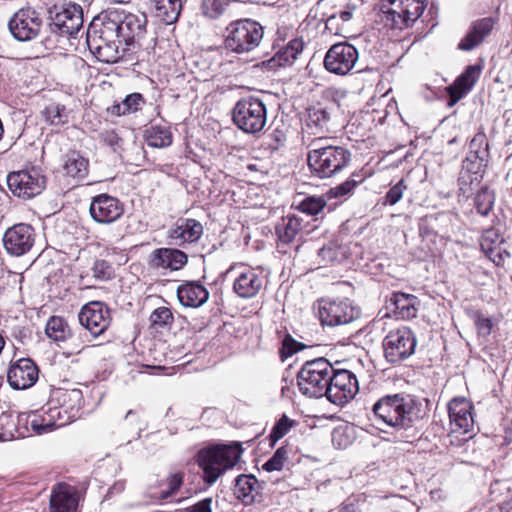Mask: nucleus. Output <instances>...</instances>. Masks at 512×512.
Listing matches in <instances>:
<instances>
[{
  "instance_id": "f257e3e1",
  "label": "nucleus",
  "mask_w": 512,
  "mask_h": 512,
  "mask_svg": "<svg viewBox=\"0 0 512 512\" xmlns=\"http://www.w3.org/2000/svg\"><path fill=\"white\" fill-rule=\"evenodd\" d=\"M143 30V21L132 13L108 8L90 22L86 31V43L90 52L104 63H115L122 54L124 43L130 45Z\"/></svg>"
},
{
  "instance_id": "f03ea898",
  "label": "nucleus",
  "mask_w": 512,
  "mask_h": 512,
  "mask_svg": "<svg viewBox=\"0 0 512 512\" xmlns=\"http://www.w3.org/2000/svg\"><path fill=\"white\" fill-rule=\"evenodd\" d=\"M419 403L410 394L395 393L380 397L371 408L370 420L402 431L411 428L419 419Z\"/></svg>"
},
{
  "instance_id": "7ed1b4c3",
  "label": "nucleus",
  "mask_w": 512,
  "mask_h": 512,
  "mask_svg": "<svg viewBox=\"0 0 512 512\" xmlns=\"http://www.w3.org/2000/svg\"><path fill=\"white\" fill-rule=\"evenodd\" d=\"M313 145L315 147L307 154V163L311 173L320 179L337 176L349 166L352 160L351 152L344 146H318L317 142Z\"/></svg>"
},
{
  "instance_id": "20e7f679",
  "label": "nucleus",
  "mask_w": 512,
  "mask_h": 512,
  "mask_svg": "<svg viewBox=\"0 0 512 512\" xmlns=\"http://www.w3.org/2000/svg\"><path fill=\"white\" fill-rule=\"evenodd\" d=\"M242 454L241 445H215L201 449L198 452L197 462L204 473V481L212 485L227 470L233 468Z\"/></svg>"
},
{
  "instance_id": "39448f33",
  "label": "nucleus",
  "mask_w": 512,
  "mask_h": 512,
  "mask_svg": "<svg viewBox=\"0 0 512 512\" xmlns=\"http://www.w3.org/2000/svg\"><path fill=\"white\" fill-rule=\"evenodd\" d=\"M264 28L255 20L245 18L231 21L224 31V48L235 54H245L257 48L263 39Z\"/></svg>"
},
{
  "instance_id": "423d86ee",
  "label": "nucleus",
  "mask_w": 512,
  "mask_h": 512,
  "mask_svg": "<svg viewBox=\"0 0 512 512\" xmlns=\"http://www.w3.org/2000/svg\"><path fill=\"white\" fill-rule=\"evenodd\" d=\"M232 121L244 133L257 135L267 124L266 104L254 96L241 98L233 107Z\"/></svg>"
},
{
  "instance_id": "0eeeda50",
  "label": "nucleus",
  "mask_w": 512,
  "mask_h": 512,
  "mask_svg": "<svg viewBox=\"0 0 512 512\" xmlns=\"http://www.w3.org/2000/svg\"><path fill=\"white\" fill-rule=\"evenodd\" d=\"M332 364L325 358L307 361L298 372L297 381L302 394L310 398L326 395Z\"/></svg>"
},
{
  "instance_id": "6e6552de",
  "label": "nucleus",
  "mask_w": 512,
  "mask_h": 512,
  "mask_svg": "<svg viewBox=\"0 0 512 512\" xmlns=\"http://www.w3.org/2000/svg\"><path fill=\"white\" fill-rule=\"evenodd\" d=\"M425 0H387L381 4L382 21L392 29L410 27L424 12Z\"/></svg>"
},
{
  "instance_id": "1a4fd4ad",
  "label": "nucleus",
  "mask_w": 512,
  "mask_h": 512,
  "mask_svg": "<svg viewBox=\"0 0 512 512\" xmlns=\"http://www.w3.org/2000/svg\"><path fill=\"white\" fill-rule=\"evenodd\" d=\"M317 316L323 326L336 327L349 324L360 317V308L349 299H320Z\"/></svg>"
},
{
  "instance_id": "9d476101",
  "label": "nucleus",
  "mask_w": 512,
  "mask_h": 512,
  "mask_svg": "<svg viewBox=\"0 0 512 512\" xmlns=\"http://www.w3.org/2000/svg\"><path fill=\"white\" fill-rule=\"evenodd\" d=\"M46 176L39 168L14 171L7 176V185L11 193L24 200L41 194L46 187Z\"/></svg>"
},
{
  "instance_id": "9b49d317",
  "label": "nucleus",
  "mask_w": 512,
  "mask_h": 512,
  "mask_svg": "<svg viewBox=\"0 0 512 512\" xmlns=\"http://www.w3.org/2000/svg\"><path fill=\"white\" fill-rule=\"evenodd\" d=\"M417 339L408 327H400L390 331L383 340L385 359L391 363H400L415 352Z\"/></svg>"
},
{
  "instance_id": "f8f14e48",
  "label": "nucleus",
  "mask_w": 512,
  "mask_h": 512,
  "mask_svg": "<svg viewBox=\"0 0 512 512\" xmlns=\"http://www.w3.org/2000/svg\"><path fill=\"white\" fill-rule=\"evenodd\" d=\"M42 27L43 18L41 13L31 7L19 9L8 22L10 33L20 42H27L37 38Z\"/></svg>"
},
{
  "instance_id": "ddd939ff",
  "label": "nucleus",
  "mask_w": 512,
  "mask_h": 512,
  "mask_svg": "<svg viewBox=\"0 0 512 512\" xmlns=\"http://www.w3.org/2000/svg\"><path fill=\"white\" fill-rule=\"evenodd\" d=\"M359 391L358 380L354 373L347 369H336L332 365L330 372L327 399L336 405H343L353 399Z\"/></svg>"
},
{
  "instance_id": "4468645a",
  "label": "nucleus",
  "mask_w": 512,
  "mask_h": 512,
  "mask_svg": "<svg viewBox=\"0 0 512 512\" xmlns=\"http://www.w3.org/2000/svg\"><path fill=\"white\" fill-rule=\"evenodd\" d=\"M358 58V51L353 45L347 42L336 43L326 52L324 67L330 73L346 75L353 69Z\"/></svg>"
},
{
  "instance_id": "2eb2a0df",
  "label": "nucleus",
  "mask_w": 512,
  "mask_h": 512,
  "mask_svg": "<svg viewBox=\"0 0 512 512\" xmlns=\"http://www.w3.org/2000/svg\"><path fill=\"white\" fill-rule=\"evenodd\" d=\"M482 157L475 154H467L462 162V170L458 179L460 195L468 197L473 190V185H478L486 171L489 158L486 152L481 151Z\"/></svg>"
},
{
  "instance_id": "dca6fc26",
  "label": "nucleus",
  "mask_w": 512,
  "mask_h": 512,
  "mask_svg": "<svg viewBox=\"0 0 512 512\" xmlns=\"http://www.w3.org/2000/svg\"><path fill=\"white\" fill-rule=\"evenodd\" d=\"M35 237V230L31 225L19 223L6 230L3 245L8 254L22 256L34 246Z\"/></svg>"
},
{
  "instance_id": "f3484780",
  "label": "nucleus",
  "mask_w": 512,
  "mask_h": 512,
  "mask_svg": "<svg viewBox=\"0 0 512 512\" xmlns=\"http://www.w3.org/2000/svg\"><path fill=\"white\" fill-rule=\"evenodd\" d=\"M78 317L80 324L94 337L103 334L111 323L108 307L99 301L89 302L84 305Z\"/></svg>"
},
{
  "instance_id": "a211bd4d",
  "label": "nucleus",
  "mask_w": 512,
  "mask_h": 512,
  "mask_svg": "<svg viewBox=\"0 0 512 512\" xmlns=\"http://www.w3.org/2000/svg\"><path fill=\"white\" fill-rule=\"evenodd\" d=\"M89 213L95 222L99 224H111L123 215L124 205L114 196L99 194L92 198Z\"/></svg>"
},
{
  "instance_id": "6ab92c4d",
  "label": "nucleus",
  "mask_w": 512,
  "mask_h": 512,
  "mask_svg": "<svg viewBox=\"0 0 512 512\" xmlns=\"http://www.w3.org/2000/svg\"><path fill=\"white\" fill-rule=\"evenodd\" d=\"M314 18L324 23V31L329 34L338 35L343 30V24L352 19V11L336 10L330 5L329 0H319L311 10Z\"/></svg>"
},
{
  "instance_id": "aec40b11",
  "label": "nucleus",
  "mask_w": 512,
  "mask_h": 512,
  "mask_svg": "<svg viewBox=\"0 0 512 512\" xmlns=\"http://www.w3.org/2000/svg\"><path fill=\"white\" fill-rule=\"evenodd\" d=\"M83 9L79 4L68 3L56 13L53 26L62 35L76 37L83 27Z\"/></svg>"
},
{
  "instance_id": "412c9836",
  "label": "nucleus",
  "mask_w": 512,
  "mask_h": 512,
  "mask_svg": "<svg viewBox=\"0 0 512 512\" xmlns=\"http://www.w3.org/2000/svg\"><path fill=\"white\" fill-rule=\"evenodd\" d=\"M7 378L12 388L24 390L38 380V368L31 359L21 358L10 366Z\"/></svg>"
},
{
  "instance_id": "4be33fe9",
  "label": "nucleus",
  "mask_w": 512,
  "mask_h": 512,
  "mask_svg": "<svg viewBox=\"0 0 512 512\" xmlns=\"http://www.w3.org/2000/svg\"><path fill=\"white\" fill-rule=\"evenodd\" d=\"M473 405L464 397L454 398L448 404V412L451 424L455 427L453 431L462 430L468 433L472 430L474 419L472 415Z\"/></svg>"
},
{
  "instance_id": "5701e85b",
  "label": "nucleus",
  "mask_w": 512,
  "mask_h": 512,
  "mask_svg": "<svg viewBox=\"0 0 512 512\" xmlns=\"http://www.w3.org/2000/svg\"><path fill=\"white\" fill-rule=\"evenodd\" d=\"M203 234L202 224L190 218H180L168 232V237L176 245L197 241Z\"/></svg>"
},
{
  "instance_id": "b1692460",
  "label": "nucleus",
  "mask_w": 512,
  "mask_h": 512,
  "mask_svg": "<svg viewBox=\"0 0 512 512\" xmlns=\"http://www.w3.org/2000/svg\"><path fill=\"white\" fill-rule=\"evenodd\" d=\"M481 74V66L470 65L455 80V82L447 87L449 94V106L455 105L461 100L475 85Z\"/></svg>"
},
{
  "instance_id": "393cba45",
  "label": "nucleus",
  "mask_w": 512,
  "mask_h": 512,
  "mask_svg": "<svg viewBox=\"0 0 512 512\" xmlns=\"http://www.w3.org/2000/svg\"><path fill=\"white\" fill-rule=\"evenodd\" d=\"M452 216L447 212L426 215L419 224L420 234L423 236L435 235L448 238L452 231Z\"/></svg>"
},
{
  "instance_id": "a878e982",
  "label": "nucleus",
  "mask_w": 512,
  "mask_h": 512,
  "mask_svg": "<svg viewBox=\"0 0 512 512\" xmlns=\"http://www.w3.org/2000/svg\"><path fill=\"white\" fill-rule=\"evenodd\" d=\"M187 260V255L178 249L159 248L150 254L149 264L156 269L179 270Z\"/></svg>"
},
{
  "instance_id": "bb28decb",
  "label": "nucleus",
  "mask_w": 512,
  "mask_h": 512,
  "mask_svg": "<svg viewBox=\"0 0 512 512\" xmlns=\"http://www.w3.org/2000/svg\"><path fill=\"white\" fill-rule=\"evenodd\" d=\"M177 298L184 307L198 308L207 302L209 292L200 282L188 281L178 286Z\"/></svg>"
},
{
  "instance_id": "cd10ccee",
  "label": "nucleus",
  "mask_w": 512,
  "mask_h": 512,
  "mask_svg": "<svg viewBox=\"0 0 512 512\" xmlns=\"http://www.w3.org/2000/svg\"><path fill=\"white\" fill-rule=\"evenodd\" d=\"M55 412V410H50L49 407H43L40 410L19 415L18 422L24 423L27 428L30 426L35 434L42 435L54 430L53 417H55Z\"/></svg>"
},
{
  "instance_id": "c85d7f7f",
  "label": "nucleus",
  "mask_w": 512,
  "mask_h": 512,
  "mask_svg": "<svg viewBox=\"0 0 512 512\" xmlns=\"http://www.w3.org/2000/svg\"><path fill=\"white\" fill-rule=\"evenodd\" d=\"M78 500L74 487L66 484H58L50 497L51 512H76Z\"/></svg>"
},
{
  "instance_id": "c756f323",
  "label": "nucleus",
  "mask_w": 512,
  "mask_h": 512,
  "mask_svg": "<svg viewBox=\"0 0 512 512\" xmlns=\"http://www.w3.org/2000/svg\"><path fill=\"white\" fill-rule=\"evenodd\" d=\"M494 22L486 17L472 23L466 36L458 44V49L471 51L479 46L492 32Z\"/></svg>"
},
{
  "instance_id": "7c9ffc66",
  "label": "nucleus",
  "mask_w": 512,
  "mask_h": 512,
  "mask_svg": "<svg viewBox=\"0 0 512 512\" xmlns=\"http://www.w3.org/2000/svg\"><path fill=\"white\" fill-rule=\"evenodd\" d=\"M418 299L414 295L402 292L393 293L388 301L387 309H389L397 318L409 320L417 315Z\"/></svg>"
},
{
  "instance_id": "2f4dec72",
  "label": "nucleus",
  "mask_w": 512,
  "mask_h": 512,
  "mask_svg": "<svg viewBox=\"0 0 512 512\" xmlns=\"http://www.w3.org/2000/svg\"><path fill=\"white\" fill-rule=\"evenodd\" d=\"M262 288V278L253 269H245L235 279L233 289L241 298L249 299Z\"/></svg>"
},
{
  "instance_id": "473e14b6",
  "label": "nucleus",
  "mask_w": 512,
  "mask_h": 512,
  "mask_svg": "<svg viewBox=\"0 0 512 512\" xmlns=\"http://www.w3.org/2000/svg\"><path fill=\"white\" fill-rule=\"evenodd\" d=\"M261 489L262 486L254 475L241 474L235 479L234 495L244 505L254 503Z\"/></svg>"
},
{
  "instance_id": "72a5a7b5",
  "label": "nucleus",
  "mask_w": 512,
  "mask_h": 512,
  "mask_svg": "<svg viewBox=\"0 0 512 512\" xmlns=\"http://www.w3.org/2000/svg\"><path fill=\"white\" fill-rule=\"evenodd\" d=\"M234 6L231 0H202L200 13L208 20H227L234 17Z\"/></svg>"
},
{
  "instance_id": "f704fd0d",
  "label": "nucleus",
  "mask_w": 512,
  "mask_h": 512,
  "mask_svg": "<svg viewBox=\"0 0 512 512\" xmlns=\"http://www.w3.org/2000/svg\"><path fill=\"white\" fill-rule=\"evenodd\" d=\"M503 243V238L495 229H487L484 231L480 242L482 251L498 266L504 262L503 253L508 255L501 247Z\"/></svg>"
},
{
  "instance_id": "c9c22d12",
  "label": "nucleus",
  "mask_w": 512,
  "mask_h": 512,
  "mask_svg": "<svg viewBox=\"0 0 512 512\" xmlns=\"http://www.w3.org/2000/svg\"><path fill=\"white\" fill-rule=\"evenodd\" d=\"M303 228V219L297 214L289 213L281 219L276 226V234L279 245H287L294 242Z\"/></svg>"
},
{
  "instance_id": "e433bc0d",
  "label": "nucleus",
  "mask_w": 512,
  "mask_h": 512,
  "mask_svg": "<svg viewBox=\"0 0 512 512\" xmlns=\"http://www.w3.org/2000/svg\"><path fill=\"white\" fill-rule=\"evenodd\" d=\"M89 161L79 151H68L63 158L65 173L78 180H83L88 175Z\"/></svg>"
},
{
  "instance_id": "4c0bfd02",
  "label": "nucleus",
  "mask_w": 512,
  "mask_h": 512,
  "mask_svg": "<svg viewBox=\"0 0 512 512\" xmlns=\"http://www.w3.org/2000/svg\"><path fill=\"white\" fill-rule=\"evenodd\" d=\"M331 113L327 108L313 106L307 110L306 127L312 134L330 130Z\"/></svg>"
},
{
  "instance_id": "58836bf2",
  "label": "nucleus",
  "mask_w": 512,
  "mask_h": 512,
  "mask_svg": "<svg viewBox=\"0 0 512 512\" xmlns=\"http://www.w3.org/2000/svg\"><path fill=\"white\" fill-rule=\"evenodd\" d=\"M155 17L166 25L174 24L182 10V0H153Z\"/></svg>"
},
{
  "instance_id": "ea45409f",
  "label": "nucleus",
  "mask_w": 512,
  "mask_h": 512,
  "mask_svg": "<svg viewBox=\"0 0 512 512\" xmlns=\"http://www.w3.org/2000/svg\"><path fill=\"white\" fill-rule=\"evenodd\" d=\"M304 43L300 39L291 40L285 47L279 49L269 60L273 67H282L291 65L303 51Z\"/></svg>"
},
{
  "instance_id": "a19ab883",
  "label": "nucleus",
  "mask_w": 512,
  "mask_h": 512,
  "mask_svg": "<svg viewBox=\"0 0 512 512\" xmlns=\"http://www.w3.org/2000/svg\"><path fill=\"white\" fill-rule=\"evenodd\" d=\"M146 142L154 148H164L172 144V133L169 127L152 125L145 131Z\"/></svg>"
},
{
  "instance_id": "79ce46f5",
  "label": "nucleus",
  "mask_w": 512,
  "mask_h": 512,
  "mask_svg": "<svg viewBox=\"0 0 512 512\" xmlns=\"http://www.w3.org/2000/svg\"><path fill=\"white\" fill-rule=\"evenodd\" d=\"M364 181V176L358 172H354L343 183L330 188L326 192L328 199H345L353 194L354 189Z\"/></svg>"
},
{
  "instance_id": "37998d69",
  "label": "nucleus",
  "mask_w": 512,
  "mask_h": 512,
  "mask_svg": "<svg viewBox=\"0 0 512 512\" xmlns=\"http://www.w3.org/2000/svg\"><path fill=\"white\" fill-rule=\"evenodd\" d=\"M145 100L142 94L132 93L127 95L121 102L114 103L108 108L111 115L122 116L134 113L140 109V105L144 104Z\"/></svg>"
},
{
  "instance_id": "c03bdc74",
  "label": "nucleus",
  "mask_w": 512,
  "mask_h": 512,
  "mask_svg": "<svg viewBox=\"0 0 512 512\" xmlns=\"http://www.w3.org/2000/svg\"><path fill=\"white\" fill-rule=\"evenodd\" d=\"M45 332L50 339L56 342L65 341L71 334L66 321L63 318L57 316H53L48 320Z\"/></svg>"
},
{
  "instance_id": "a18cd8bd",
  "label": "nucleus",
  "mask_w": 512,
  "mask_h": 512,
  "mask_svg": "<svg viewBox=\"0 0 512 512\" xmlns=\"http://www.w3.org/2000/svg\"><path fill=\"white\" fill-rule=\"evenodd\" d=\"M327 199L326 193L322 196H308L297 205V209L307 215L316 216L327 205Z\"/></svg>"
},
{
  "instance_id": "49530a36",
  "label": "nucleus",
  "mask_w": 512,
  "mask_h": 512,
  "mask_svg": "<svg viewBox=\"0 0 512 512\" xmlns=\"http://www.w3.org/2000/svg\"><path fill=\"white\" fill-rule=\"evenodd\" d=\"M43 116L47 122L54 126H60L69 121L67 109L64 105L58 103L48 105L43 111Z\"/></svg>"
},
{
  "instance_id": "de8ad7c7",
  "label": "nucleus",
  "mask_w": 512,
  "mask_h": 512,
  "mask_svg": "<svg viewBox=\"0 0 512 512\" xmlns=\"http://www.w3.org/2000/svg\"><path fill=\"white\" fill-rule=\"evenodd\" d=\"M495 203V194L488 187H482L474 198V205L477 212L482 216H487Z\"/></svg>"
},
{
  "instance_id": "09e8293b",
  "label": "nucleus",
  "mask_w": 512,
  "mask_h": 512,
  "mask_svg": "<svg viewBox=\"0 0 512 512\" xmlns=\"http://www.w3.org/2000/svg\"><path fill=\"white\" fill-rule=\"evenodd\" d=\"M92 277L97 281L111 280L115 275L112 264L104 259H96L90 269Z\"/></svg>"
},
{
  "instance_id": "8fccbe9b",
  "label": "nucleus",
  "mask_w": 512,
  "mask_h": 512,
  "mask_svg": "<svg viewBox=\"0 0 512 512\" xmlns=\"http://www.w3.org/2000/svg\"><path fill=\"white\" fill-rule=\"evenodd\" d=\"M289 458V449L286 446L279 447L273 456L266 461L262 468L267 472L280 471Z\"/></svg>"
},
{
  "instance_id": "3c124183",
  "label": "nucleus",
  "mask_w": 512,
  "mask_h": 512,
  "mask_svg": "<svg viewBox=\"0 0 512 512\" xmlns=\"http://www.w3.org/2000/svg\"><path fill=\"white\" fill-rule=\"evenodd\" d=\"M150 321L152 325L159 327L171 325L174 321L173 313L168 307H158L151 313Z\"/></svg>"
},
{
  "instance_id": "603ef678",
  "label": "nucleus",
  "mask_w": 512,
  "mask_h": 512,
  "mask_svg": "<svg viewBox=\"0 0 512 512\" xmlns=\"http://www.w3.org/2000/svg\"><path fill=\"white\" fill-rule=\"evenodd\" d=\"M306 346L296 341L291 335L287 334L282 340V347L280 349V355L282 360L291 357L296 352L303 350Z\"/></svg>"
},
{
  "instance_id": "864d4df0",
  "label": "nucleus",
  "mask_w": 512,
  "mask_h": 512,
  "mask_svg": "<svg viewBox=\"0 0 512 512\" xmlns=\"http://www.w3.org/2000/svg\"><path fill=\"white\" fill-rule=\"evenodd\" d=\"M481 151H485L487 158H489V147L486 134L483 131L478 132L472 138L469 144L468 154H475L482 157Z\"/></svg>"
},
{
  "instance_id": "5fc2aeb1",
  "label": "nucleus",
  "mask_w": 512,
  "mask_h": 512,
  "mask_svg": "<svg viewBox=\"0 0 512 512\" xmlns=\"http://www.w3.org/2000/svg\"><path fill=\"white\" fill-rule=\"evenodd\" d=\"M50 410H55L53 417L54 429L66 426L76 419V414H71L68 410L61 406H49Z\"/></svg>"
},
{
  "instance_id": "6e6d98bb",
  "label": "nucleus",
  "mask_w": 512,
  "mask_h": 512,
  "mask_svg": "<svg viewBox=\"0 0 512 512\" xmlns=\"http://www.w3.org/2000/svg\"><path fill=\"white\" fill-rule=\"evenodd\" d=\"M291 426L292 422L290 419L286 415H283L271 431L270 439L272 440V443L274 444L276 441L284 437L289 432Z\"/></svg>"
},
{
  "instance_id": "4d7b16f0",
  "label": "nucleus",
  "mask_w": 512,
  "mask_h": 512,
  "mask_svg": "<svg viewBox=\"0 0 512 512\" xmlns=\"http://www.w3.org/2000/svg\"><path fill=\"white\" fill-rule=\"evenodd\" d=\"M407 186L405 185V181L402 179L394 186H392L385 195L384 204L385 205H395L403 196L404 191Z\"/></svg>"
},
{
  "instance_id": "13d9d810",
  "label": "nucleus",
  "mask_w": 512,
  "mask_h": 512,
  "mask_svg": "<svg viewBox=\"0 0 512 512\" xmlns=\"http://www.w3.org/2000/svg\"><path fill=\"white\" fill-rule=\"evenodd\" d=\"M101 140L114 151L122 147L123 139L118 135L115 130H105L100 134Z\"/></svg>"
},
{
  "instance_id": "bf43d9fd",
  "label": "nucleus",
  "mask_w": 512,
  "mask_h": 512,
  "mask_svg": "<svg viewBox=\"0 0 512 512\" xmlns=\"http://www.w3.org/2000/svg\"><path fill=\"white\" fill-rule=\"evenodd\" d=\"M182 476L180 474H173L168 479V489L161 492L159 499H168L182 484Z\"/></svg>"
},
{
  "instance_id": "052dcab7",
  "label": "nucleus",
  "mask_w": 512,
  "mask_h": 512,
  "mask_svg": "<svg viewBox=\"0 0 512 512\" xmlns=\"http://www.w3.org/2000/svg\"><path fill=\"white\" fill-rule=\"evenodd\" d=\"M268 146L272 150H278L286 141V134L283 130L276 128L268 135Z\"/></svg>"
},
{
  "instance_id": "680f3d73",
  "label": "nucleus",
  "mask_w": 512,
  "mask_h": 512,
  "mask_svg": "<svg viewBox=\"0 0 512 512\" xmlns=\"http://www.w3.org/2000/svg\"><path fill=\"white\" fill-rule=\"evenodd\" d=\"M212 499L205 498L194 505L186 508V512H212Z\"/></svg>"
},
{
  "instance_id": "e2e57ef3",
  "label": "nucleus",
  "mask_w": 512,
  "mask_h": 512,
  "mask_svg": "<svg viewBox=\"0 0 512 512\" xmlns=\"http://www.w3.org/2000/svg\"><path fill=\"white\" fill-rule=\"evenodd\" d=\"M318 255L325 262H334L337 258V251L335 245H327L319 250Z\"/></svg>"
},
{
  "instance_id": "0e129e2a",
  "label": "nucleus",
  "mask_w": 512,
  "mask_h": 512,
  "mask_svg": "<svg viewBox=\"0 0 512 512\" xmlns=\"http://www.w3.org/2000/svg\"><path fill=\"white\" fill-rule=\"evenodd\" d=\"M478 333L482 336H488L492 330V322L489 318L478 317L476 320Z\"/></svg>"
},
{
  "instance_id": "69168bd1",
  "label": "nucleus",
  "mask_w": 512,
  "mask_h": 512,
  "mask_svg": "<svg viewBox=\"0 0 512 512\" xmlns=\"http://www.w3.org/2000/svg\"><path fill=\"white\" fill-rule=\"evenodd\" d=\"M339 512H361L358 505L353 503V502H349V503H344Z\"/></svg>"
},
{
  "instance_id": "338daca9",
  "label": "nucleus",
  "mask_w": 512,
  "mask_h": 512,
  "mask_svg": "<svg viewBox=\"0 0 512 512\" xmlns=\"http://www.w3.org/2000/svg\"><path fill=\"white\" fill-rule=\"evenodd\" d=\"M124 489V485L122 483H116L112 488H110L108 493H113L116 491L117 493H120Z\"/></svg>"
},
{
  "instance_id": "774afa93",
  "label": "nucleus",
  "mask_w": 512,
  "mask_h": 512,
  "mask_svg": "<svg viewBox=\"0 0 512 512\" xmlns=\"http://www.w3.org/2000/svg\"><path fill=\"white\" fill-rule=\"evenodd\" d=\"M132 415H134V412L132 410H129L125 416V419L129 418Z\"/></svg>"
}]
</instances>
